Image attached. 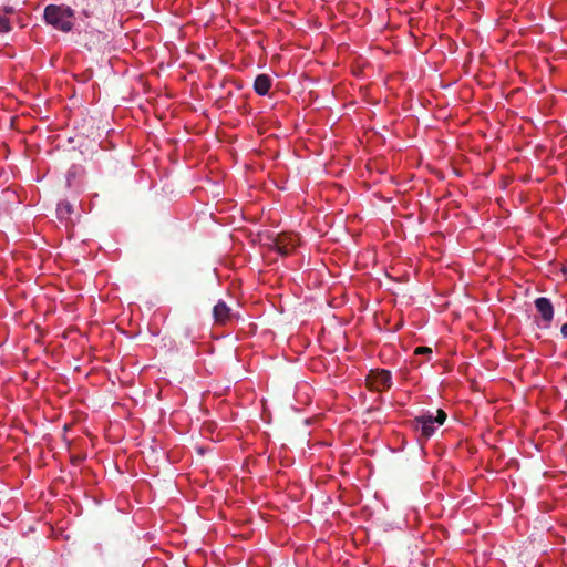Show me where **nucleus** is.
<instances>
[{
    "label": "nucleus",
    "mask_w": 567,
    "mask_h": 567,
    "mask_svg": "<svg viewBox=\"0 0 567 567\" xmlns=\"http://www.w3.org/2000/svg\"><path fill=\"white\" fill-rule=\"evenodd\" d=\"M367 383L374 391L390 389L392 384L391 372L388 370H371L367 378Z\"/></svg>",
    "instance_id": "obj_3"
},
{
    "label": "nucleus",
    "mask_w": 567,
    "mask_h": 567,
    "mask_svg": "<svg viewBox=\"0 0 567 567\" xmlns=\"http://www.w3.org/2000/svg\"><path fill=\"white\" fill-rule=\"evenodd\" d=\"M4 11H6L7 13H11L13 10H12V8H6V9H4Z\"/></svg>",
    "instance_id": "obj_15"
},
{
    "label": "nucleus",
    "mask_w": 567,
    "mask_h": 567,
    "mask_svg": "<svg viewBox=\"0 0 567 567\" xmlns=\"http://www.w3.org/2000/svg\"><path fill=\"white\" fill-rule=\"evenodd\" d=\"M471 386L473 390H476V384L474 382H472Z\"/></svg>",
    "instance_id": "obj_16"
},
{
    "label": "nucleus",
    "mask_w": 567,
    "mask_h": 567,
    "mask_svg": "<svg viewBox=\"0 0 567 567\" xmlns=\"http://www.w3.org/2000/svg\"><path fill=\"white\" fill-rule=\"evenodd\" d=\"M535 307L540 315L544 328H548L554 319V306L546 297H539L535 300Z\"/></svg>",
    "instance_id": "obj_6"
},
{
    "label": "nucleus",
    "mask_w": 567,
    "mask_h": 567,
    "mask_svg": "<svg viewBox=\"0 0 567 567\" xmlns=\"http://www.w3.org/2000/svg\"><path fill=\"white\" fill-rule=\"evenodd\" d=\"M74 12L64 6L49 4L44 9V20L54 29L69 32L73 28Z\"/></svg>",
    "instance_id": "obj_1"
},
{
    "label": "nucleus",
    "mask_w": 567,
    "mask_h": 567,
    "mask_svg": "<svg viewBox=\"0 0 567 567\" xmlns=\"http://www.w3.org/2000/svg\"><path fill=\"white\" fill-rule=\"evenodd\" d=\"M56 213L59 218L69 219V217L73 213V206L66 200L60 202L58 204Z\"/></svg>",
    "instance_id": "obj_8"
},
{
    "label": "nucleus",
    "mask_w": 567,
    "mask_h": 567,
    "mask_svg": "<svg viewBox=\"0 0 567 567\" xmlns=\"http://www.w3.org/2000/svg\"><path fill=\"white\" fill-rule=\"evenodd\" d=\"M213 318L216 324L226 326L238 318V315L223 300L213 308Z\"/></svg>",
    "instance_id": "obj_5"
},
{
    "label": "nucleus",
    "mask_w": 567,
    "mask_h": 567,
    "mask_svg": "<svg viewBox=\"0 0 567 567\" xmlns=\"http://www.w3.org/2000/svg\"><path fill=\"white\" fill-rule=\"evenodd\" d=\"M271 87V79L268 74H259L254 82V90L258 95L268 94Z\"/></svg>",
    "instance_id": "obj_7"
},
{
    "label": "nucleus",
    "mask_w": 567,
    "mask_h": 567,
    "mask_svg": "<svg viewBox=\"0 0 567 567\" xmlns=\"http://www.w3.org/2000/svg\"><path fill=\"white\" fill-rule=\"evenodd\" d=\"M466 504H468V505H470V507L475 506V503H474V502H472V499H470L468 497H463L462 505L464 506V505H466Z\"/></svg>",
    "instance_id": "obj_12"
},
{
    "label": "nucleus",
    "mask_w": 567,
    "mask_h": 567,
    "mask_svg": "<svg viewBox=\"0 0 567 567\" xmlns=\"http://www.w3.org/2000/svg\"><path fill=\"white\" fill-rule=\"evenodd\" d=\"M297 246L298 237L290 233L278 234L272 241V247L282 256L291 254Z\"/></svg>",
    "instance_id": "obj_4"
},
{
    "label": "nucleus",
    "mask_w": 567,
    "mask_h": 567,
    "mask_svg": "<svg viewBox=\"0 0 567 567\" xmlns=\"http://www.w3.org/2000/svg\"><path fill=\"white\" fill-rule=\"evenodd\" d=\"M11 30L10 21L7 17L0 16V32H9Z\"/></svg>",
    "instance_id": "obj_9"
},
{
    "label": "nucleus",
    "mask_w": 567,
    "mask_h": 567,
    "mask_svg": "<svg viewBox=\"0 0 567 567\" xmlns=\"http://www.w3.org/2000/svg\"><path fill=\"white\" fill-rule=\"evenodd\" d=\"M446 420V413L439 409L436 410V416L432 414H422L415 416L413 420V426L416 431H421V435L429 439L434 433V424L442 425Z\"/></svg>",
    "instance_id": "obj_2"
},
{
    "label": "nucleus",
    "mask_w": 567,
    "mask_h": 567,
    "mask_svg": "<svg viewBox=\"0 0 567 567\" xmlns=\"http://www.w3.org/2000/svg\"><path fill=\"white\" fill-rule=\"evenodd\" d=\"M476 527H477L476 523H473L470 527H466V528L463 527V534L464 533L471 534L476 529Z\"/></svg>",
    "instance_id": "obj_11"
},
{
    "label": "nucleus",
    "mask_w": 567,
    "mask_h": 567,
    "mask_svg": "<svg viewBox=\"0 0 567 567\" xmlns=\"http://www.w3.org/2000/svg\"><path fill=\"white\" fill-rule=\"evenodd\" d=\"M465 99H466L465 97V92L463 91V96H462L463 102L465 101Z\"/></svg>",
    "instance_id": "obj_17"
},
{
    "label": "nucleus",
    "mask_w": 567,
    "mask_h": 567,
    "mask_svg": "<svg viewBox=\"0 0 567 567\" xmlns=\"http://www.w3.org/2000/svg\"><path fill=\"white\" fill-rule=\"evenodd\" d=\"M471 312H474V308L468 307V308L466 309V315H468V313H471Z\"/></svg>",
    "instance_id": "obj_14"
},
{
    "label": "nucleus",
    "mask_w": 567,
    "mask_h": 567,
    "mask_svg": "<svg viewBox=\"0 0 567 567\" xmlns=\"http://www.w3.org/2000/svg\"><path fill=\"white\" fill-rule=\"evenodd\" d=\"M431 353H432V349L429 347H417L414 350L415 355H423V354H431Z\"/></svg>",
    "instance_id": "obj_10"
},
{
    "label": "nucleus",
    "mask_w": 567,
    "mask_h": 567,
    "mask_svg": "<svg viewBox=\"0 0 567 567\" xmlns=\"http://www.w3.org/2000/svg\"><path fill=\"white\" fill-rule=\"evenodd\" d=\"M560 332L563 337L567 339V322L561 326Z\"/></svg>",
    "instance_id": "obj_13"
}]
</instances>
